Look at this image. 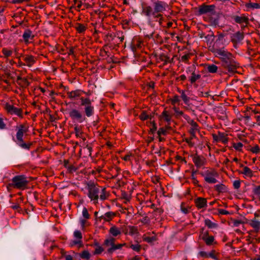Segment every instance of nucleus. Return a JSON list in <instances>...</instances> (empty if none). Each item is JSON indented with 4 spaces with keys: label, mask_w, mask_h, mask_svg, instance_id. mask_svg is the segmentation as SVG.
<instances>
[{
    "label": "nucleus",
    "mask_w": 260,
    "mask_h": 260,
    "mask_svg": "<svg viewBox=\"0 0 260 260\" xmlns=\"http://www.w3.org/2000/svg\"><path fill=\"white\" fill-rule=\"evenodd\" d=\"M211 51L220 59L223 67L228 72L234 73L239 67V64L235 60L234 55L225 49L224 47L221 48L213 47Z\"/></svg>",
    "instance_id": "1"
},
{
    "label": "nucleus",
    "mask_w": 260,
    "mask_h": 260,
    "mask_svg": "<svg viewBox=\"0 0 260 260\" xmlns=\"http://www.w3.org/2000/svg\"><path fill=\"white\" fill-rule=\"evenodd\" d=\"M169 6L162 1L157 0L153 3L152 6L147 3L142 4L141 14L146 18L162 15L166 11Z\"/></svg>",
    "instance_id": "2"
},
{
    "label": "nucleus",
    "mask_w": 260,
    "mask_h": 260,
    "mask_svg": "<svg viewBox=\"0 0 260 260\" xmlns=\"http://www.w3.org/2000/svg\"><path fill=\"white\" fill-rule=\"evenodd\" d=\"M86 187L88 190V198L95 204L98 203L99 198L101 200L104 201L108 197L105 188L96 186L92 183H87Z\"/></svg>",
    "instance_id": "3"
},
{
    "label": "nucleus",
    "mask_w": 260,
    "mask_h": 260,
    "mask_svg": "<svg viewBox=\"0 0 260 260\" xmlns=\"http://www.w3.org/2000/svg\"><path fill=\"white\" fill-rule=\"evenodd\" d=\"M29 181L24 175H17L14 176L11 182L8 183L7 187L8 190L12 188H16L20 190H24L27 188Z\"/></svg>",
    "instance_id": "4"
},
{
    "label": "nucleus",
    "mask_w": 260,
    "mask_h": 260,
    "mask_svg": "<svg viewBox=\"0 0 260 260\" xmlns=\"http://www.w3.org/2000/svg\"><path fill=\"white\" fill-rule=\"evenodd\" d=\"M115 239L113 237H110L104 240L103 245L108 247L107 253L112 254L116 250L120 249L122 247L126 245V243L115 244Z\"/></svg>",
    "instance_id": "5"
},
{
    "label": "nucleus",
    "mask_w": 260,
    "mask_h": 260,
    "mask_svg": "<svg viewBox=\"0 0 260 260\" xmlns=\"http://www.w3.org/2000/svg\"><path fill=\"white\" fill-rule=\"evenodd\" d=\"M201 175L206 182L210 184L216 183L217 182L216 178L219 176L217 171L213 168H210L204 172L201 173Z\"/></svg>",
    "instance_id": "6"
},
{
    "label": "nucleus",
    "mask_w": 260,
    "mask_h": 260,
    "mask_svg": "<svg viewBox=\"0 0 260 260\" xmlns=\"http://www.w3.org/2000/svg\"><path fill=\"white\" fill-rule=\"evenodd\" d=\"M81 106L84 107L85 116L90 117L94 115V108L92 105L91 101L88 98H80Z\"/></svg>",
    "instance_id": "7"
},
{
    "label": "nucleus",
    "mask_w": 260,
    "mask_h": 260,
    "mask_svg": "<svg viewBox=\"0 0 260 260\" xmlns=\"http://www.w3.org/2000/svg\"><path fill=\"white\" fill-rule=\"evenodd\" d=\"M244 38L243 32L238 31L232 34L230 36V40L233 43L234 48L237 49L240 45L242 44V41Z\"/></svg>",
    "instance_id": "8"
},
{
    "label": "nucleus",
    "mask_w": 260,
    "mask_h": 260,
    "mask_svg": "<svg viewBox=\"0 0 260 260\" xmlns=\"http://www.w3.org/2000/svg\"><path fill=\"white\" fill-rule=\"evenodd\" d=\"M4 108L10 115H16L20 118L23 117V110L21 108H17L9 103L4 104Z\"/></svg>",
    "instance_id": "9"
},
{
    "label": "nucleus",
    "mask_w": 260,
    "mask_h": 260,
    "mask_svg": "<svg viewBox=\"0 0 260 260\" xmlns=\"http://www.w3.org/2000/svg\"><path fill=\"white\" fill-rule=\"evenodd\" d=\"M69 116L72 120L82 123L86 120L85 116L79 110L72 109L69 112Z\"/></svg>",
    "instance_id": "10"
},
{
    "label": "nucleus",
    "mask_w": 260,
    "mask_h": 260,
    "mask_svg": "<svg viewBox=\"0 0 260 260\" xmlns=\"http://www.w3.org/2000/svg\"><path fill=\"white\" fill-rule=\"evenodd\" d=\"M74 239L70 241L69 245L71 247L77 245L79 247L83 246V236L80 231L76 230L73 233Z\"/></svg>",
    "instance_id": "11"
},
{
    "label": "nucleus",
    "mask_w": 260,
    "mask_h": 260,
    "mask_svg": "<svg viewBox=\"0 0 260 260\" xmlns=\"http://www.w3.org/2000/svg\"><path fill=\"white\" fill-rule=\"evenodd\" d=\"M215 6L214 5H206L205 4L200 6L198 8V13L199 15L205 14H213L215 13Z\"/></svg>",
    "instance_id": "12"
},
{
    "label": "nucleus",
    "mask_w": 260,
    "mask_h": 260,
    "mask_svg": "<svg viewBox=\"0 0 260 260\" xmlns=\"http://www.w3.org/2000/svg\"><path fill=\"white\" fill-rule=\"evenodd\" d=\"M147 24L148 25L152 27H154L155 25V23L158 22L159 26H163L162 22L164 19L163 14L159 15L158 16H154L147 18Z\"/></svg>",
    "instance_id": "13"
},
{
    "label": "nucleus",
    "mask_w": 260,
    "mask_h": 260,
    "mask_svg": "<svg viewBox=\"0 0 260 260\" xmlns=\"http://www.w3.org/2000/svg\"><path fill=\"white\" fill-rule=\"evenodd\" d=\"M144 46V42L138 37H135L131 43V49L134 52L141 50Z\"/></svg>",
    "instance_id": "14"
},
{
    "label": "nucleus",
    "mask_w": 260,
    "mask_h": 260,
    "mask_svg": "<svg viewBox=\"0 0 260 260\" xmlns=\"http://www.w3.org/2000/svg\"><path fill=\"white\" fill-rule=\"evenodd\" d=\"M254 215V217L249 221L248 224L257 233L260 231V214L255 212Z\"/></svg>",
    "instance_id": "15"
},
{
    "label": "nucleus",
    "mask_w": 260,
    "mask_h": 260,
    "mask_svg": "<svg viewBox=\"0 0 260 260\" xmlns=\"http://www.w3.org/2000/svg\"><path fill=\"white\" fill-rule=\"evenodd\" d=\"M212 136L213 140L216 142H221L223 144H226L228 143L229 141L228 138L227 137V135L224 133H221L220 132H218V135L213 134Z\"/></svg>",
    "instance_id": "16"
},
{
    "label": "nucleus",
    "mask_w": 260,
    "mask_h": 260,
    "mask_svg": "<svg viewBox=\"0 0 260 260\" xmlns=\"http://www.w3.org/2000/svg\"><path fill=\"white\" fill-rule=\"evenodd\" d=\"M23 60L25 61L23 65L28 67H31L37 60V57L30 54H25L23 55Z\"/></svg>",
    "instance_id": "17"
},
{
    "label": "nucleus",
    "mask_w": 260,
    "mask_h": 260,
    "mask_svg": "<svg viewBox=\"0 0 260 260\" xmlns=\"http://www.w3.org/2000/svg\"><path fill=\"white\" fill-rule=\"evenodd\" d=\"M233 19L235 22L240 24H245L246 25L249 23L248 17L244 14H242L240 16H234Z\"/></svg>",
    "instance_id": "18"
},
{
    "label": "nucleus",
    "mask_w": 260,
    "mask_h": 260,
    "mask_svg": "<svg viewBox=\"0 0 260 260\" xmlns=\"http://www.w3.org/2000/svg\"><path fill=\"white\" fill-rule=\"evenodd\" d=\"M85 92L81 89H76L67 92L68 98L71 100H76L80 98Z\"/></svg>",
    "instance_id": "19"
},
{
    "label": "nucleus",
    "mask_w": 260,
    "mask_h": 260,
    "mask_svg": "<svg viewBox=\"0 0 260 260\" xmlns=\"http://www.w3.org/2000/svg\"><path fill=\"white\" fill-rule=\"evenodd\" d=\"M193 162L195 166L199 168L205 165L206 161L204 157L196 155L193 158Z\"/></svg>",
    "instance_id": "20"
},
{
    "label": "nucleus",
    "mask_w": 260,
    "mask_h": 260,
    "mask_svg": "<svg viewBox=\"0 0 260 260\" xmlns=\"http://www.w3.org/2000/svg\"><path fill=\"white\" fill-rule=\"evenodd\" d=\"M194 203L198 209H202L207 206V201L206 199L198 197L194 200Z\"/></svg>",
    "instance_id": "21"
},
{
    "label": "nucleus",
    "mask_w": 260,
    "mask_h": 260,
    "mask_svg": "<svg viewBox=\"0 0 260 260\" xmlns=\"http://www.w3.org/2000/svg\"><path fill=\"white\" fill-rule=\"evenodd\" d=\"M172 117V114L166 110H165L161 114L159 118L161 120L167 122L168 124L170 123Z\"/></svg>",
    "instance_id": "22"
},
{
    "label": "nucleus",
    "mask_w": 260,
    "mask_h": 260,
    "mask_svg": "<svg viewBox=\"0 0 260 260\" xmlns=\"http://www.w3.org/2000/svg\"><path fill=\"white\" fill-rule=\"evenodd\" d=\"M17 140L15 141L16 144L21 148L26 150H29L31 145V143H26L23 140V137L16 138Z\"/></svg>",
    "instance_id": "23"
},
{
    "label": "nucleus",
    "mask_w": 260,
    "mask_h": 260,
    "mask_svg": "<svg viewBox=\"0 0 260 260\" xmlns=\"http://www.w3.org/2000/svg\"><path fill=\"white\" fill-rule=\"evenodd\" d=\"M17 132L16 133V138L23 137L24 134L27 131V128L24 124H20L17 127Z\"/></svg>",
    "instance_id": "24"
},
{
    "label": "nucleus",
    "mask_w": 260,
    "mask_h": 260,
    "mask_svg": "<svg viewBox=\"0 0 260 260\" xmlns=\"http://www.w3.org/2000/svg\"><path fill=\"white\" fill-rule=\"evenodd\" d=\"M202 239L208 245H211L214 242V238L213 236H208V232H206L202 234Z\"/></svg>",
    "instance_id": "25"
},
{
    "label": "nucleus",
    "mask_w": 260,
    "mask_h": 260,
    "mask_svg": "<svg viewBox=\"0 0 260 260\" xmlns=\"http://www.w3.org/2000/svg\"><path fill=\"white\" fill-rule=\"evenodd\" d=\"M22 37L25 43L28 44L29 43V40H32L34 38V36L32 35V31L30 30L27 29L24 32Z\"/></svg>",
    "instance_id": "26"
},
{
    "label": "nucleus",
    "mask_w": 260,
    "mask_h": 260,
    "mask_svg": "<svg viewBox=\"0 0 260 260\" xmlns=\"http://www.w3.org/2000/svg\"><path fill=\"white\" fill-rule=\"evenodd\" d=\"M139 117L142 121H144L147 119H150V120H151L153 116L151 115L150 112L145 110H143L139 115Z\"/></svg>",
    "instance_id": "27"
},
{
    "label": "nucleus",
    "mask_w": 260,
    "mask_h": 260,
    "mask_svg": "<svg viewBox=\"0 0 260 260\" xmlns=\"http://www.w3.org/2000/svg\"><path fill=\"white\" fill-rule=\"evenodd\" d=\"M115 215V213L113 212H108L101 216V218L105 221H109L113 219Z\"/></svg>",
    "instance_id": "28"
},
{
    "label": "nucleus",
    "mask_w": 260,
    "mask_h": 260,
    "mask_svg": "<svg viewBox=\"0 0 260 260\" xmlns=\"http://www.w3.org/2000/svg\"><path fill=\"white\" fill-rule=\"evenodd\" d=\"M201 75L200 74L196 73V71L192 72L191 76L189 77V80L191 84H194L197 81L200 79Z\"/></svg>",
    "instance_id": "29"
},
{
    "label": "nucleus",
    "mask_w": 260,
    "mask_h": 260,
    "mask_svg": "<svg viewBox=\"0 0 260 260\" xmlns=\"http://www.w3.org/2000/svg\"><path fill=\"white\" fill-rule=\"evenodd\" d=\"M109 233L113 237H116L121 234V231L117 226L114 225L111 226L109 231Z\"/></svg>",
    "instance_id": "30"
},
{
    "label": "nucleus",
    "mask_w": 260,
    "mask_h": 260,
    "mask_svg": "<svg viewBox=\"0 0 260 260\" xmlns=\"http://www.w3.org/2000/svg\"><path fill=\"white\" fill-rule=\"evenodd\" d=\"M75 28L78 33L82 34L86 31L87 26L83 24L77 23L75 24Z\"/></svg>",
    "instance_id": "31"
},
{
    "label": "nucleus",
    "mask_w": 260,
    "mask_h": 260,
    "mask_svg": "<svg viewBox=\"0 0 260 260\" xmlns=\"http://www.w3.org/2000/svg\"><path fill=\"white\" fill-rule=\"evenodd\" d=\"M245 7L248 10H254V9H259L260 4L249 2L247 3L245 5Z\"/></svg>",
    "instance_id": "32"
},
{
    "label": "nucleus",
    "mask_w": 260,
    "mask_h": 260,
    "mask_svg": "<svg viewBox=\"0 0 260 260\" xmlns=\"http://www.w3.org/2000/svg\"><path fill=\"white\" fill-rule=\"evenodd\" d=\"M214 188L219 193L225 192L227 190L226 186L222 183L215 185Z\"/></svg>",
    "instance_id": "33"
},
{
    "label": "nucleus",
    "mask_w": 260,
    "mask_h": 260,
    "mask_svg": "<svg viewBox=\"0 0 260 260\" xmlns=\"http://www.w3.org/2000/svg\"><path fill=\"white\" fill-rule=\"evenodd\" d=\"M178 91L181 94V98L186 105H188L190 98L185 94L184 90L178 89Z\"/></svg>",
    "instance_id": "34"
},
{
    "label": "nucleus",
    "mask_w": 260,
    "mask_h": 260,
    "mask_svg": "<svg viewBox=\"0 0 260 260\" xmlns=\"http://www.w3.org/2000/svg\"><path fill=\"white\" fill-rule=\"evenodd\" d=\"M240 173L249 177H251L253 175L252 171L250 168L246 166L243 167V170L240 172Z\"/></svg>",
    "instance_id": "35"
},
{
    "label": "nucleus",
    "mask_w": 260,
    "mask_h": 260,
    "mask_svg": "<svg viewBox=\"0 0 260 260\" xmlns=\"http://www.w3.org/2000/svg\"><path fill=\"white\" fill-rule=\"evenodd\" d=\"M142 239L148 243H152L156 240V237L155 236L149 237L147 236V234H144L142 236Z\"/></svg>",
    "instance_id": "36"
},
{
    "label": "nucleus",
    "mask_w": 260,
    "mask_h": 260,
    "mask_svg": "<svg viewBox=\"0 0 260 260\" xmlns=\"http://www.w3.org/2000/svg\"><path fill=\"white\" fill-rule=\"evenodd\" d=\"M80 257L85 260H89L91 257V254L87 250H83L79 254Z\"/></svg>",
    "instance_id": "37"
},
{
    "label": "nucleus",
    "mask_w": 260,
    "mask_h": 260,
    "mask_svg": "<svg viewBox=\"0 0 260 260\" xmlns=\"http://www.w3.org/2000/svg\"><path fill=\"white\" fill-rule=\"evenodd\" d=\"M205 224L207 226L209 229H216L217 228V224L211 221L209 219H206L204 221Z\"/></svg>",
    "instance_id": "38"
},
{
    "label": "nucleus",
    "mask_w": 260,
    "mask_h": 260,
    "mask_svg": "<svg viewBox=\"0 0 260 260\" xmlns=\"http://www.w3.org/2000/svg\"><path fill=\"white\" fill-rule=\"evenodd\" d=\"M88 219H85L83 218H80L79 219V222L81 225V229L82 231H84L85 230L86 227L89 225V222L87 221Z\"/></svg>",
    "instance_id": "39"
},
{
    "label": "nucleus",
    "mask_w": 260,
    "mask_h": 260,
    "mask_svg": "<svg viewBox=\"0 0 260 260\" xmlns=\"http://www.w3.org/2000/svg\"><path fill=\"white\" fill-rule=\"evenodd\" d=\"M206 69L209 73H215L217 71L218 67L214 64H208Z\"/></svg>",
    "instance_id": "40"
},
{
    "label": "nucleus",
    "mask_w": 260,
    "mask_h": 260,
    "mask_svg": "<svg viewBox=\"0 0 260 260\" xmlns=\"http://www.w3.org/2000/svg\"><path fill=\"white\" fill-rule=\"evenodd\" d=\"M2 52L4 57L6 58L10 57L13 53V51L12 50H9L6 48H3L2 49Z\"/></svg>",
    "instance_id": "41"
},
{
    "label": "nucleus",
    "mask_w": 260,
    "mask_h": 260,
    "mask_svg": "<svg viewBox=\"0 0 260 260\" xmlns=\"http://www.w3.org/2000/svg\"><path fill=\"white\" fill-rule=\"evenodd\" d=\"M159 59L161 61L164 62V64H167L168 63L171 62L173 60V58L171 59L170 57L165 54H161L159 56Z\"/></svg>",
    "instance_id": "42"
},
{
    "label": "nucleus",
    "mask_w": 260,
    "mask_h": 260,
    "mask_svg": "<svg viewBox=\"0 0 260 260\" xmlns=\"http://www.w3.org/2000/svg\"><path fill=\"white\" fill-rule=\"evenodd\" d=\"M74 131L77 137L80 138L82 137L83 133L80 126H75L74 127Z\"/></svg>",
    "instance_id": "43"
},
{
    "label": "nucleus",
    "mask_w": 260,
    "mask_h": 260,
    "mask_svg": "<svg viewBox=\"0 0 260 260\" xmlns=\"http://www.w3.org/2000/svg\"><path fill=\"white\" fill-rule=\"evenodd\" d=\"M127 247L130 248L136 252H139L141 249V246L139 244H130L128 246H127Z\"/></svg>",
    "instance_id": "44"
},
{
    "label": "nucleus",
    "mask_w": 260,
    "mask_h": 260,
    "mask_svg": "<svg viewBox=\"0 0 260 260\" xmlns=\"http://www.w3.org/2000/svg\"><path fill=\"white\" fill-rule=\"evenodd\" d=\"M129 234L133 236L138 233V228L135 226H129Z\"/></svg>",
    "instance_id": "45"
},
{
    "label": "nucleus",
    "mask_w": 260,
    "mask_h": 260,
    "mask_svg": "<svg viewBox=\"0 0 260 260\" xmlns=\"http://www.w3.org/2000/svg\"><path fill=\"white\" fill-rule=\"evenodd\" d=\"M104 251V248L101 245L95 248V250L93 251V254L99 255L101 254Z\"/></svg>",
    "instance_id": "46"
},
{
    "label": "nucleus",
    "mask_w": 260,
    "mask_h": 260,
    "mask_svg": "<svg viewBox=\"0 0 260 260\" xmlns=\"http://www.w3.org/2000/svg\"><path fill=\"white\" fill-rule=\"evenodd\" d=\"M170 100L171 101V104L174 106H175L176 103H179L180 101L179 96L178 95H175Z\"/></svg>",
    "instance_id": "47"
},
{
    "label": "nucleus",
    "mask_w": 260,
    "mask_h": 260,
    "mask_svg": "<svg viewBox=\"0 0 260 260\" xmlns=\"http://www.w3.org/2000/svg\"><path fill=\"white\" fill-rule=\"evenodd\" d=\"M243 146V144L241 142L233 143V147L236 150H238V151H241Z\"/></svg>",
    "instance_id": "48"
},
{
    "label": "nucleus",
    "mask_w": 260,
    "mask_h": 260,
    "mask_svg": "<svg viewBox=\"0 0 260 260\" xmlns=\"http://www.w3.org/2000/svg\"><path fill=\"white\" fill-rule=\"evenodd\" d=\"M82 216L83 218L85 219H89L90 218V215L88 212L87 209L86 208H84L82 210Z\"/></svg>",
    "instance_id": "49"
},
{
    "label": "nucleus",
    "mask_w": 260,
    "mask_h": 260,
    "mask_svg": "<svg viewBox=\"0 0 260 260\" xmlns=\"http://www.w3.org/2000/svg\"><path fill=\"white\" fill-rule=\"evenodd\" d=\"M190 56H191L190 53H187V54H186L182 56L181 57V61L182 62H184L185 63H187L188 62L189 59L190 58Z\"/></svg>",
    "instance_id": "50"
},
{
    "label": "nucleus",
    "mask_w": 260,
    "mask_h": 260,
    "mask_svg": "<svg viewBox=\"0 0 260 260\" xmlns=\"http://www.w3.org/2000/svg\"><path fill=\"white\" fill-rule=\"evenodd\" d=\"M74 5L77 8V10L79 11L81 8L82 3L80 0H74Z\"/></svg>",
    "instance_id": "51"
},
{
    "label": "nucleus",
    "mask_w": 260,
    "mask_h": 260,
    "mask_svg": "<svg viewBox=\"0 0 260 260\" xmlns=\"http://www.w3.org/2000/svg\"><path fill=\"white\" fill-rule=\"evenodd\" d=\"M250 150L252 153H255V154H257L260 152V148H259V147L257 145H256L254 146L251 148Z\"/></svg>",
    "instance_id": "52"
},
{
    "label": "nucleus",
    "mask_w": 260,
    "mask_h": 260,
    "mask_svg": "<svg viewBox=\"0 0 260 260\" xmlns=\"http://www.w3.org/2000/svg\"><path fill=\"white\" fill-rule=\"evenodd\" d=\"M167 130L163 127L159 128V129L157 131V135H158V136H161V135L165 136L167 135Z\"/></svg>",
    "instance_id": "53"
},
{
    "label": "nucleus",
    "mask_w": 260,
    "mask_h": 260,
    "mask_svg": "<svg viewBox=\"0 0 260 260\" xmlns=\"http://www.w3.org/2000/svg\"><path fill=\"white\" fill-rule=\"evenodd\" d=\"M241 181L240 180H235L233 182L234 188L236 189H238L240 187Z\"/></svg>",
    "instance_id": "54"
},
{
    "label": "nucleus",
    "mask_w": 260,
    "mask_h": 260,
    "mask_svg": "<svg viewBox=\"0 0 260 260\" xmlns=\"http://www.w3.org/2000/svg\"><path fill=\"white\" fill-rule=\"evenodd\" d=\"M150 123L152 126L150 128V131L152 132V133H154L157 129L156 124L154 121H151Z\"/></svg>",
    "instance_id": "55"
},
{
    "label": "nucleus",
    "mask_w": 260,
    "mask_h": 260,
    "mask_svg": "<svg viewBox=\"0 0 260 260\" xmlns=\"http://www.w3.org/2000/svg\"><path fill=\"white\" fill-rule=\"evenodd\" d=\"M189 208L185 207L183 204L181 205V210L184 214H187L189 212Z\"/></svg>",
    "instance_id": "56"
},
{
    "label": "nucleus",
    "mask_w": 260,
    "mask_h": 260,
    "mask_svg": "<svg viewBox=\"0 0 260 260\" xmlns=\"http://www.w3.org/2000/svg\"><path fill=\"white\" fill-rule=\"evenodd\" d=\"M208 257H211L214 259H217V257L215 255V251L212 250L210 253H208Z\"/></svg>",
    "instance_id": "57"
},
{
    "label": "nucleus",
    "mask_w": 260,
    "mask_h": 260,
    "mask_svg": "<svg viewBox=\"0 0 260 260\" xmlns=\"http://www.w3.org/2000/svg\"><path fill=\"white\" fill-rule=\"evenodd\" d=\"M253 113L255 114H259V115L255 116V118L256 119L257 124L260 126V112L256 111H253Z\"/></svg>",
    "instance_id": "58"
},
{
    "label": "nucleus",
    "mask_w": 260,
    "mask_h": 260,
    "mask_svg": "<svg viewBox=\"0 0 260 260\" xmlns=\"http://www.w3.org/2000/svg\"><path fill=\"white\" fill-rule=\"evenodd\" d=\"M194 71H196V67L194 66L188 67V68H187L186 70V72L187 74L190 73H191V74H192V72H194Z\"/></svg>",
    "instance_id": "59"
},
{
    "label": "nucleus",
    "mask_w": 260,
    "mask_h": 260,
    "mask_svg": "<svg viewBox=\"0 0 260 260\" xmlns=\"http://www.w3.org/2000/svg\"><path fill=\"white\" fill-rule=\"evenodd\" d=\"M253 193L256 196L260 195V185L256 186L253 190Z\"/></svg>",
    "instance_id": "60"
},
{
    "label": "nucleus",
    "mask_w": 260,
    "mask_h": 260,
    "mask_svg": "<svg viewBox=\"0 0 260 260\" xmlns=\"http://www.w3.org/2000/svg\"><path fill=\"white\" fill-rule=\"evenodd\" d=\"M67 169L70 173H72L76 172L77 168L73 165H70Z\"/></svg>",
    "instance_id": "61"
},
{
    "label": "nucleus",
    "mask_w": 260,
    "mask_h": 260,
    "mask_svg": "<svg viewBox=\"0 0 260 260\" xmlns=\"http://www.w3.org/2000/svg\"><path fill=\"white\" fill-rule=\"evenodd\" d=\"M218 213L221 215H229V214H230V212L228 211L225 210L223 209H218Z\"/></svg>",
    "instance_id": "62"
},
{
    "label": "nucleus",
    "mask_w": 260,
    "mask_h": 260,
    "mask_svg": "<svg viewBox=\"0 0 260 260\" xmlns=\"http://www.w3.org/2000/svg\"><path fill=\"white\" fill-rule=\"evenodd\" d=\"M173 110L177 115L182 116L184 114L182 111L179 110V108L176 107H173Z\"/></svg>",
    "instance_id": "63"
},
{
    "label": "nucleus",
    "mask_w": 260,
    "mask_h": 260,
    "mask_svg": "<svg viewBox=\"0 0 260 260\" xmlns=\"http://www.w3.org/2000/svg\"><path fill=\"white\" fill-rule=\"evenodd\" d=\"M198 255L201 257L208 258V253L205 251H200L198 253Z\"/></svg>",
    "instance_id": "64"
}]
</instances>
